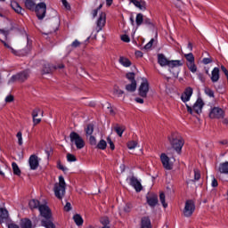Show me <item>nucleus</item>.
<instances>
[{
	"instance_id": "nucleus-1",
	"label": "nucleus",
	"mask_w": 228,
	"mask_h": 228,
	"mask_svg": "<svg viewBox=\"0 0 228 228\" xmlns=\"http://www.w3.org/2000/svg\"><path fill=\"white\" fill-rule=\"evenodd\" d=\"M39 212L43 218L41 220L42 227L45 228H56L54 223H53V213L51 212V208L47 205H40L39 206Z\"/></svg>"
},
{
	"instance_id": "nucleus-2",
	"label": "nucleus",
	"mask_w": 228,
	"mask_h": 228,
	"mask_svg": "<svg viewBox=\"0 0 228 228\" xmlns=\"http://www.w3.org/2000/svg\"><path fill=\"white\" fill-rule=\"evenodd\" d=\"M158 61L160 67H169V72H172L173 69H177V67L183 65L181 61H170L163 53L158 55Z\"/></svg>"
},
{
	"instance_id": "nucleus-3",
	"label": "nucleus",
	"mask_w": 228,
	"mask_h": 228,
	"mask_svg": "<svg viewBox=\"0 0 228 228\" xmlns=\"http://www.w3.org/2000/svg\"><path fill=\"white\" fill-rule=\"evenodd\" d=\"M171 147L178 153L181 154L183 146L184 145V140L183 137L177 135H171L168 137Z\"/></svg>"
},
{
	"instance_id": "nucleus-4",
	"label": "nucleus",
	"mask_w": 228,
	"mask_h": 228,
	"mask_svg": "<svg viewBox=\"0 0 228 228\" xmlns=\"http://www.w3.org/2000/svg\"><path fill=\"white\" fill-rule=\"evenodd\" d=\"M65 178L59 176V183L54 184L53 191L57 199L62 200L65 197Z\"/></svg>"
},
{
	"instance_id": "nucleus-5",
	"label": "nucleus",
	"mask_w": 228,
	"mask_h": 228,
	"mask_svg": "<svg viewBox=\"0 0 228 228\" xmlns=\"http://www.w3.org/2000/svg\"><path fill=\"white\" fill-rule=\"evenodd\" d=\"M30 74H31V71L29 69H25L23 71H20V73L13 75L11 77L9 83H15V81H19L20 83H24V81H28Z\"/></svg>"
},
{
	"instance_id": "nucleus-6",
	"label": "nucleus",
	"mask_w": 228,
	"mask_h": 228,
	"mask_svg": "<svg viewBox=\"0 0 228 228\" xmlns=\"http://www.w3.org/2000/svg\"><path fill=\"white\" fill-rule=\"evenodd\" d=\"M69 140L71 143L76 145L77 149L81 150L85 147V140H83V137H81V135L76 132H71L69 134Z\"/></svg>"
},
{
	"instance_id": "nucleus-7",
	"label": "nucleus",
	"mask_w": 228,
	"mask_h": 228,
	"mask_svg": "<svg viewBox=\"0 0 228 228\" xmlns=\"http://www.w3.org/2000/svg\"><path fill=\"white\" fill-rule=\"evenodd\" d=\"M186 108L187 111L191 113V115L193 114V111L199 115L202 113V108H204V101H202V98H198L192 108L188 104H186Z\"/></svg>"
},
{
	"instance_id": "nucleus-8",
	"label": "nucleus",
	"mask_w": 228,
	"mask_h": 228,
	"mask_svg": "<svg viewBox=\"0 0 228 228\" xmlns=\"http://www.w3.org/2000/svg\"><path fill=\"white\" fill-rule=\"evenodd\" d=\"M160 161L166 170H172L174 168V163H175V159L168 157L166 153H162L160 155Z\"/></svg>"
},
{
	"instance_id": "nucleus-9",
	"label": "nucleus",
	"mask_w": 228,
	"mask_h": 228,
	"mask_svg": "<svg viewBox=\"0 0 228 228\" xmlns=\"http://www.w3.org/2000/svg\"><path fill=\"white\" fill-rule=\"evenodd\" d=\"M195 212V202H193V200H188L185 201V206L183 208V216H185L186 218H190V216H191V215H193V213Z\"/></svg>"
},
{
	"instance_id": "nucleus-10",
	"label": "nucleus",
	"mask_w": 228,
	"mask_h": 228,
	"mask_svg": "<svg viewBox=\"0 0 228 228\" xmlns=\"http://www.w3.org/2000/svg\"><path fill=\"white\" fill-rule=\"evenodd\" d=\"M34 10L39 20H43V19L45 17V12H47V5L45 3L42 2L37 4Z\"/></svg>"
},
{
	"instance_id": "nucleus-11",
	"label": "nucleus",
	"mask_w": 228,
	"mask_h": 228,
	"mask_svg": "<svg viewBox=\"0 0 228 228\" xmlns=\"http://www.w3.org/2000/svg\"><path fill=\"white\" fill-rule=\"evenodd\" d=\"M52 13L53 15V19L50 20V33H54L58 31V28H60V16H58V12H56V11H52Z\"/></svg>"
},
{
	"instance_id": "nucleus-12",
	"label": "nucleus",
	"mask_w": 228,
	"mask_h": 228,
	"mask_svg": "<svg viewBox=\"0 0 228 228\" xmlns=\"http://www.w3.org/2000/svg\"><path fill=\"white\" fill-rule=\"evenodd\" d=\"M210 118H224L225 112L219 107H213L209 112Z\"/></svg>"
},
{
	"instance_id": "nucleus-13",
	"label": "nucleus",
	"mask_w": 228,
	"mask_h": 228,
	"mask_svg": "<svg viewBox=\"0 0 228 228\" xmlns=\"http://www.w3.org/2000/svg\"><path fill=\"white\" fill-rule=\"evenodd\" d=\"M0 33L4 35V37H5V41L1 39L0 42H2L4 47H6V49H10L12 54H17V51H15V49H13V47L10 45V40L8 39L9 32L7 30L0 28Z\"/></svg>"
},
{
	"instance_id": "nucleus-14",
	"label": "nucleus",
	"mask_w": 228,
	"mask_h": 228,
	"mask_svg": "<svg viewBox=\"0 0 228 228\" xmlns=\"http://www.w3.org/2000/svg\"><path fill=\"white\" fill-rule=\"evenodd\" d=\"M106 26V12H101L96 20V33L102 31V28Z\"/></svg>"
},
{
	"instance_id": "nucleus-15",
	"label": "nucleus",
	"mask_w": 228,
	"mask_h": 228,
	"mask_svg": "<svg viewBox=\"0 0 228 228\" xmlns=\"http://www.w3.org/2000/svg\"><path fill=\"white\" fill-rule=\"evenodd\" d=\"M138 92L140 97H142L143 99L147 97V94H149V82L147 81V79H142V82L139 86Z\"/></svg>"
},
{
	"instance_id": "nucleus-16",
	"label": "nucleus",
	"mask_w": 228,
	"mask_h": 228,
	"mask_svg": "<svg viewBox=\"0 0 228 228\" xmlns=\"http://www.w3.org/2000/svg\"><path fill=\"white\" fill-rule=\"evenodd\" d=\"M130 184L134 188L135 191L140 192L142 190H143V187L142 186V183L138 181V179L134 176H132L130 178Z\"/></svg>"
},
{
	"instance_id": "nucleus-17",
	"label": "nucleus",
	"mask_w": 228,
	"mask_h": 228,
	"mask_svg": "<svg viewBox=\"0 0 228 228\" xmlns=\"http://www.w3.org/2000/svg\"><path fill=\"white\" fill-rule=\"evenodd\" d=\"M28 164L30 170H37L38 168V157L37 155H31L28 159Z\"/></svg>"
},
{
	"instance_id": "nucleus-18",
	"label": "nucleus",
	"mask_w": 228,
	"mask_h": 228,
	"mask_svg": "<svg viewBox=\"0 0 228 228\" xmlns=\"http://www.w3.org/2000/svg\"><path fill=\"white\" fill-rule=\"evenodd\" d=\"M191 95H193V89L191 87H187L181 96L183 102H188V101L191 99Z\"/></svg>"
},
{
	"instance_id": "nucleus-19",
	"label": "nucleus",
	"mask_w": 228,
	"mask_h": 228,
	"mask_svg": "<svg viewBox=\"0 0 228 228\" xmlns=\"http://www.w3.org/2000/svg\"><path fill=\"white\" fill-rule=\"evenodd\" d=\"M146 200L151 208H155L158 205V195L156 194H148Z\"/></svg>"
},
{
	"instance_id": "nucleus-20",
	"label": "nucleus",
	"mask_w": 228,
	"mask_h": 228,
	"mask_svg": "<svg viewBox=\"0 0 228 228\" xmlns=\"http://www.w3.org/2000/svg\"><path fill=\"white\" fill-rule=\"evenodd\" d=\"M210 79L212 83H218V80L220 79V69L214 68L211 72Z\"/></svg>"
},
{
	"instance_id": "nucleus-21",
	"label": "nucleus",
	"mask_w": 228,
	"mask_h": 228,
	"mask_svg": "<svg viewBox=\"0 0 228 228\" xmlns=\"http://www.w3.org/2000/svg\"><path fill=\"white\" fill-rule=\"evenodd\" d=\"M130 3H133L136 8H139V10H142V12L147 10V3H145V1L130 0Z\"/></svg>"
},
{
	"instance_id": "nucleus-22",
	"label": "nucleus",
	"mask_w": 228,
	"mask_h": 228,
	"mask_svg": "<svg viewBox=\"0 0 228 228\" xmlns=\"http://www.w3.org/2000/svg\"><path fill=\"white\" fill-rule=\"evenodd\" d=\"M53 70H56V66L45 63L43 66L42 74H52Z\"/></svg>"
},
{
	"instance_id": "nucleus-23",
	"label": "nucleus",
	"mask_w": 228,
	"mask_h": 228,
	"mask_svg": "<svg viewBox=\"0 0 228 228\" xmlns=\"http://www.w3.org/2000/svg\"><path fill=\"white\" fill-rule=\"evenodd\" d=\"M141 228H152L151 218L144 216L141 219Z\"/></svg>"
},
{
	"instance_id": "nucleus-24",
	"label": "nucleus",
	"mask_w": 228,
	"mask_h": 228,
	"mask_svg": "<svg viewBox=\"0 0 228 228\" xmlns=\"http://www.w3.org/2000/svg\"><path fill=\"white\" fill-rule=\"evenodd\" d=\"M25 7L27 10H30V12H35V8H37V4H35L34 0H25Z\"/></svg>"
},
{
	"instance_id": "nucleus-25",
	"label": "nucleus",
	"mask_w": 228,
	"mask_h": 228,
	"mask_svg": "<svg viewBox=\"0 0 228 228\" xmlns=\"http://www.w3.org/2000/svg\"><path fill=\"white\" fill-rule=\"evenodd\" d=\"M8 219V210L5 208H0V224H3L4 220Z\"/></svg>"
},
{
	"instance_id": "nucleus-26",
	"label": "nucleus",
	"mask_w": 228,
	"mask_h": 228,
	"mask_svg": "<svg viewBox=\"0 0 228 228\" xmlns=\"http://www.w3.org/2000/svg\"><path fill=\"white\" fill-rule=\"evenodd\" d=\"M11 6H12V10H14V12H16V13H20V15H22V12H24V10L22 9V7H20V5H19V4L17 2H12L11 4Z\"/></svg>"
},
{
	"instance_id": "nucleus-27",
	"label": "nucleus",
	"mask_w": 228,
	"mask_h": 228,
	"mask_svg": "<svg viewBox=\"0 0 228 228\" xmlns=\"http://www.w3.org/2000/svg\"><path fill=\"white\" fill-rule=\"evenodd\" d=\"M220 174H228V161L221 163L218 167Z\"/></svg>"
},
{
	"instance_id": "nucleus-28",
	"label": "nucleus",
	"mask_w": 228,
	"mask_h": 228,
	"mask_svg": "<svg viewBox=\"0 0 228 228\" xmlns=\"http://www.w3.org/2000/svg\"><path fill=\"white\" fill-rule=\"evenodd\" d=\"M145 17H143L142 13H137L136 17H135V23L137 28H140V26H142V24H143V20H144Z\"/></svg>"
},
{
	"instance_id": "nucleus-29",
	"label": "nucleus",
	"mask_w": 228,
	"mask_h": 228,
	"mask_svg": "<svg viewBox=\"0 0 228 228\" xmlns=\"http://www.w3.org/2000/svg\"><path fill=\"white\" fill-rule=\"evenodd\" d=\"M28 206H29L30 209H39L40 201H38L37 200H31L28 202Z\"/></svg>"
},
{
	"instance_id": "nucleus-30",
	"label": "nucleus",
	"mask_w": 228,
	"mask_h": 228,
	"mask_svg": "<svg viewBox=\"0 0 228 228\" xmlns=\"http://www.w3.org/2000/svg\"><path fill=\"white\" fill-rule=\"evenodd\" d=\"M125 88L126 92H136V81H133L130 84L126 85Z\"/></svg>"
},
{
	"instance_id": "nucleus-31",
	"label": "nucleus",
	"mask_w": 228,
	"mask_h": 228,
	"mask_svg": "<svg viewBox=\"0 0 228 228\" xmlns=\"http://www.w3.org/2000/svg\"><path fill=\"white\" fill-rule=\"evenodd\" d=\"M119 63L123 65V67H131V61L124 56L119 57Z\"/></svg>"
},
{
	"instance_id": "nucleus-32",
	"label": "nucleus",
	"mask_w": 228,
	"mask_h": 228,
	"mask_svg": "<svg viewBox=\"0 0 228 228\" xmlns=\"http://www.w3.org/2000/svg\"><path fill=\"white\" fill-rule=\"evenodd\" d=\"M114 130L118 136L122 137V134H124V132L126 131V126H120L117 125L114 127Z\"/></svg>"
},
{
	"instance_id": "nucleus-33",
	"label": "nucleus",
	"mask_w": 228,
	"mask_h": 228,
	"mask_svg": "<svg viewBox=\"0 0 228 228\" xmlns=\"http://www.w3.org/2000/svg\"><path fill=\"white\" fill-rule=\"evenodd\" d=\"M85 132H86V136H92V134H94V125L93 124H89L86 126V127L85 128Z\"/></svg>"
},
{
	"instance_id": "nucleus-34",
	"label": "nucleus",
	"mask_w": 228,
	"mask_h": 228,
	"mask_svg": "<svg viewBox=\"0 0 228 228\" xmlns=\"http://www.w3.org/2000/svg\"><path fill=\"white\" fill-rule=\"evenodd\" d=\"M73 220L76 224V225H83V217L79 214H77L73 216Z\"/></svg>"
},
{
	"instance_id": "nucleus-35",
	"label": "nucleus",
	"mask_w": 228,
	"mask_h": 228,
	"mask_svg": "<svg viewBox=\"0 0 228 228\" xmlns=\"http://www.w3.org/2000/svg\"><path fill=\"white\" fill-rule=\"evenodd\" d=\"M184 58L188 61L187 63L195 62V56H193V53H191L184 54Z\"/></svg>"
},
{
	"instance_id": "nucleus-36",
	"label": "nucleus",
	"mask_w": 228,
	"mask_h": 228,
	"mask_svg": "<svg viewBox=\"0 0 228 228\" xmlns=\"http://www.w3.org/2000/svg\"><path fill=\"white\" fill-rule=\"evenodd\" d=\"M12 170H13V174L15 175H20V168H19V165H17V163L12 162Z\"/></svg>"
},
{
	"instance_id": "nucleus-37",
	"label": "nucleus",
	"mask_w": 228,
	"mask_h": 228,
	"mask_svg": "<svg viewBox=\"0 0 228 228\" xmlns=\"http://www.w3.org/2000/svg\"><path fill=\"white\" fill-rule=\"evenodd\" d=\"M124 91L121 90L118 86H115L113 88V94L117 95V97H120L121 95H123Z\"/></svg>"
},
{
	"instance_id": "nucleus-38",
	"label": "nucleus",
	"mask_w": 228,
	"mask_h": 228,
	"mask_svg": "<svg viewBox=\"0 0 228 228\" xmlns=\"http://www.w3.org/2000/svg\"><path fill=\"white\" fill-rule=\"evenodd\" d=\"M187 67L193 74L197 72V65H195V62H187Z\"/></svg>"
},
{
	"instance_id": "nucleus-39",
	"label": "nucleus",
	"mask_w": 228,
	"mask_h": 228,
	"mask_svg": "<svg viewBox=\"0 0 228 228\" xmlns=\"http://www.w3.org/2000/svg\"><path fill=\"white\" fill-rule=\"evenodd\" d=\"M142 24L149 26V28H154V22H152V20L147 17H144Z\"/></svg>"
},
{
	"instance_id": "nucleus-40",
	"label": "nucleus",
	"mask_w": 228,
	"mask_h": 228,
	"mask_svg": "<svg viewBox=\"0 0 228 228\" xmlns=\"http://www.w3.org/2000/svg\"><path fill=\"white\" fill-rule=\"evenodd\" d=\"M22 228H31V220L25 219L21 222Z\"/></svg>"
},
{
	"instance_id": "nucleus-41",
	"label": "nucleus",
	"mask_w": 228,
	"mask_h": 228,
	"mask_svg": "<svg viewBox=\"0 0 228 228\" xmlns=\"http://www.w3.org/2000/svg\"><path fill=\"white\" fill-rule=\"evenodd\" d=\"M127 147L130 151H133V149H136V147H138V142L135 141H130L127 143Z\"/></svg>"
},
{
	"instance_id": "nucleus-42",
	"label": "nucleus",
	"mask_w": 228,
	"mask_h": 228,
	"mask_svg": "<svg viewBox=\"0 0 228 228\" xmlns=\"http://www.w3.org/2000/svg\"><path fill=\"white\" fill-rule=\"evenodd\" d=\"M159 200H160L163 208H168V204H167V202L165 201V193L160 192Z\"/></svg>"
},
{
	"instance_id": "nucleus-43",
	"label": "nucleus",
	"mask_w": 228,
	"mask_h": 228,
	"mask_svg": "<svg viewBox=\"0 0 228 228\" xmlns=\"http://www.w3.org/2000/svg\"><path fill=\"white\" fill-rule=\"evenodd\" d=\"M108 143L106 142V141L104 140H101L98 144H97V147L99 149H101L102 151H104V149H106Z\"/></svg>"
},
{
	"instance_id": "nucleus-44",
	"label": "nucleus",
	"mask_w": 228,
	"mask_h": 228,
	"mask_svg": "<svg viewBox=\"0 0 228 228\" xmlns=\"http://www.w3.org/2000/svg\"><path fill=\"white\" fill-rule=\"evenodd\" d=\"M204 92H205L206 95H208V97H215V92H213V90H211V88L206 87Z\"/></svg>"
},
{
	"instance_id": "nucleus-45",
	"label": "nucleus",
	"mask_w": 228,
	"mask_h": 228,
	"mask_svg": "<svg viewBox=\"0 0 228 228\" xmlns=\"http://www.w3.org/2000/svg\"><path fill=\"white\" fill-rule=\"evenodd\" d=\"M126 79H129L130 83H133V81H136L134 79V72L126 73Z\"/></svg>"
},
{
	"instance_id": "nucleus-46",
	"label": "nucleus",
	"mask_w": 228,
	"mask_h": 228,
	"mask_svg": "<svg viewBox=\"0 0 228 228\" xmlns=\"http://www.w3.org/2000/svg\"><path fill=\"white\" fill-rule=\"evenodd\" d=\"M101 224H102V225H104V227H108V225L110 224V218L102 217L101 219Z\"/></svg>"
},
{
	"instance_id": "nucleus-47",
	"label": "nucleus",
	"mask_w": 228,
	"mask_h": 228,
	"mask_svg": "<svg viewBox=\"0 0 228 228\" xmlns=\"http://www.w3.org/2000/svg\"><path fill=\"white\" fill-rule=\"evenodd\" d=\"M67 159L69 162H74L77 161V159H76V156H74L73 154L68 153L67 154Z\"/></svg>"
},
{
	"instance_id": "nucleus-48",
	"label": "nucleus",
	"mask_w": 228,
	"mask_h": 228,
	"mask_svg": "<svg viewBox=\"0 0 228 228\" xmlns=\"http://www.w3.org/2000/svg\"><path fill=\"white\" fill-rule=\"evenodd\" d=\"M40 108H36L35 110H33L32 111V118H37V117H38V114L40 113Z\"/></svg>"
},
{
	"instance_id": "nucleus-49",
	"label": "nucleus",
	"mask_w": 228,
	"mask_h": 228,
	"mask_svg": "<svg viewBox=\"0 0 228 228\" xmlns=\"http://www.w3.org/2000/svg\"><path fill=\"white\" fill-rule=\"evenodd\" d=\"M16 136L18 138V144L22 145V143H23V142H22V132H18Z\"/></svg>"
},
{
	"instance_id": "nucleus-50",
	"label": "nucleus",
	"mask_w": 228,
	"mask_h": 228,
	"mask_svg": "<svg viewBox=\"0 0 228 228\" xmlns=\"http://www.w3.org/2000/svg\"><path fill=\"white\" fill-rule=\"evenodd\" d=\"M199 179H200V171L194 169V181H199Z\"/></svg>"
},
{
	"instance_id": "nucleus-51",
	"label": "nucleus",
	"mask_w": 228,
	"mask_h": 228,
	"mask_svg": "<svg viewBox=\"0 0 228 228\" xmlns=\"http://www.w3.org/2000/svg\"><path fill=\"white\" fill-rule=\"evenodd\" d=\"M81 45V42H79V40L76 39L75 41H73L71 43V47H73V49H76L77 47H79Z\"/></svg>"
},
{
	"instance_id": "nucleus-52",
	"label": "nucleus",
	"mask_w": 228,
	"mask_h": 228,
	"mask_svg": "<svg viewBox=\"0 0 228 228\" xmlns=\"http://www.w3.org/2000/svg\"><path fill=\"white\" fill-rule=\"evenodd\" d=\"M107 142L110 145V148L111 149V151H115V144L113 143V141H111L110 137L107 138Z\"/></svg>"
},
{
	"instance_id": "nucleus-53",
	"label": "nucleus",
	"mask_w": 228,
	"mask_h": 228,
	"mask_svg": "<svg viewBox=\"0 0 228 228\" xmlns=\"http://www.w3.org/2000/svg\"><path fill=\"white\" fill-rule=\"evenodd\" d=\"M58 169L62 170V172H68L69 171V168H67L66 167L61 165V162H58Z\"/></svg>"
},
{
	"instance_id": "nucleus-54",
	"label": "nucleus",
	"mask_w": 228,
	"mask_h": 228,
	"mask_svg": "<svg viewBox=\"0 0 228 228\" xmlns=\"http://www.w3.org/2000/svg\"><path fill=\"white\" fill-rule=\"evenodd\" d=\"M121 40H122L123 42H126V43L131 42V39L129 38V36H127V35H123V36H121Z\"/></svg>"
},
{
	"instance_id": "nucleus-55",
	"label": "nucleus",
	"mask_w": 228,
	"mask_h": 228,
	"mask_svg": "<svg viewBox=\"0 0 228 228\" xmlns=\"http://www.w3.org/2000/svg\"><path fill=\"white\" fill-rule=\"evenodd\" d=\"M61 3L66 10H70V4H69V2H67V0H61Z\"/></svg>"
},
{
	"instance_id": "nucleus-56",
	"label": "nucleus",
	"mask_w": 228,
	"mask_h": 228,
	"mask_svg": "<svg viewBox=\"0 0 228 228\" xmlns=\"http://www.w3.org/2000/svg\"><path fill=\"white\" fill-rule=\"evenodd\" d=\"M152 44H154V39H151V41L144 45V49H151Z\"/></svg>"
},
{
	"instance_id": "nucleus-57",
	"label": "nucleus",
	"mask_w": 228,
	"mask_h": 228,
	"mask_svg": "<svg viewBox=\"0 0 228 228\" xmlns=\"http://www.w3.org/2000/svg\"><path fill=\"white\" fill-rule=\"evenodd\" d=\"M198 77L201 83H206V77H204V74L202 73H198Z\"/></svg>"
},
{
	"instance_id": "nucleus-58",
	"label": "nucleus",
	"mask_w": 228,
	"mask_h": 228,
	"mask_svg": "<svg viewBox=\"0 0 228 228\" xmlns=\"http://www.w3.org/2000/svg\"><path fill=\"white\" fill-rule=\"evenodd\" d=\"M213 60H211V58H204L202 60V63H204V65H208V63H212Z\"/></svg>"
},
{
	"instance_id": "nucleus-59",
	"label": "nucleus",
	"mask_w": 228,
	"mask_h": 228,
	"mask_svg": "<svg viewBox=\"0 0 228 228\" xmlns=\"http://www.w3.org/2000/svg\"><path fill=\"white\" fill-rule=\"evenodd\" d=\"M89 142H90L91 145H95V143H96L95 137L94 135H89Z\"/></svg>"
},
{
	"instance_id": "nucleus-60",
	"label": "nucleus",
	"mask_w": 228,
	"mask_h": 228,
	"mask_svg": "<svg viewBox=\"0 0 228 228\" xmlns=\"http://www.w3.org/2000/svg\"><path fill=\"white\" fill-rule=\"evenodd\" d=\"M5 102H13V95L10 94L5 97Z\"/></svg>"
},
{
	"instance_id": "nucleus-61",
	"label": "nucleus",
	"mask_w": 228,
	"mask_h": 228,
	"mask_svg": "<svg viewBox=\"0 0 228 228\" xmlns=\"http://www.w3.org/2000/svg\"><path fill=\"white\" fill-rule=\"evenodd\" d=\"M211 186L213 188H216V186H218V181H216L215 177L212 179Z\"/></svg>"
},
{
	"instance_id": "nucleus-62",
	"label": "nucleus",
	"mask_w": 228,
	"mask_h": 228,
	"mask_svg": "<svg viewBox=\"0 0 228 228\" xmlns=\"http://www.w3.org/2000/svg\"><path fill=\"white\" fill-rule=\"evenodd\" d=\"M40 122H42V118H33L34 126H37V125L40 124Z\"/></svg>"
},
{
	"instance_id": "nucleus-63",
	"label": "nucleus",
	"mask_w": 228,
	"mask_h": 228,
	"mask_svg": "<svg viewBox=\"0 0 228 228\" xmlns=\"http://www.w3.org/2000/svg\"><path fill=\"white\" fill-rule=\"evenodd\" d=\"M221 70L224 72V74L226 76V78H228V70L227 68L224 66H221Z\"/></svg>"
},
{
	"instance_id": "nucleus-64",
	"label": "nucleus",
	"mask_w": 228,
	"mask_h": 228,
	"mask_svg": "<svg viewBox=\"0 0 228 228\" xmlns=\"http://www.w3.org/2000/svg\"><path fill=\"white\" fill-rule=\"evenodd\" d=\"M64 209L66 211H70L72 209V207H71L70 203H69V202L66 203V205L64 206Z\"/></svg>"
}]
</instances>
